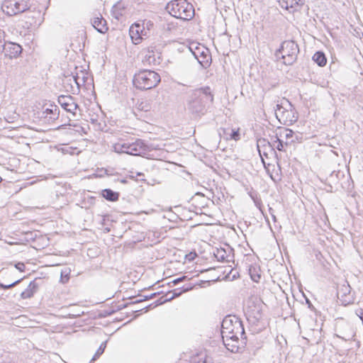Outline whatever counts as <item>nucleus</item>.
<instances>
[{"instance_id":"f257e3e1","label":"nucleus","mask_w":363,"mask_h":363,"mask_svg":"<svg viewBox=\"0 0 363 363\" xmlns=\"http://www.w3.org/2000/svg\"><path fill=\"white\" fill-rule=\"evenodd\" d=\"M213 94L209 86L190 90L186 94L185 108L194 119L205 116L213 102Z\"/></svg>"},{"instance_id":"f03ea898","label":"nucleus","mask_w":363,"mask_h":363,"mask_svg":"<svg viewBox=\"0 0 363 363\" xmlns=\"http://www.w3.org/2000/svg\"><path fill=\"white\" fill-rule=\"evenodd\" d=\"M165 10L173 17L183 21H189L194 16V8L187 0H172L165 6Z\"/></svg>"},{"instance_id":"7ed1b4c3","label":"nucleus","mask_w":363,"mask_h":363,"mask_svg":"<svg viewBox=\"0 0 363 363\" xmlns=\"http://www.w3.org/2000/svg\"><path fill=\"white\" fill-rule=\"evenodd\" d=\"M160 81L161 77L157 72L150 69H140L134 74L133 84L137 89L143 91L156 87Z\"/></svg>"},{"instance_id":"20e7f679","label":"nucleus","mask_w":363,"mask_h":363,"mask_svg":"<svg viewBox=\"0 0 363 363\" xmlns=\"http://www.w3.org/2000/svg\"><path fill=\"white\" fill-rule=\"evenodd\" d=\"M299 48L294 40H284L282 42L274 53L277 60H283V63L286 65H294L298 57Z\"/></svg>"},{"instance_id":"39448f33","label":"nucleus","mask_w":363,"mask_h":363,"mask_svg":"<svg viewBox=\"0 0 363 363\" xmlns=\"http://www.w3.org/2000/svg\"><path fill=\"white\" fill-rule=\"evenodd\" d=\"M240 335L243 340L246 339L242 321L236 315H226L221 323V336Z\"/></svg>"},{"instance_id":"423d86ee","label":"nucleus","mask_w":363,"mask_h":363,"mask_svg":"<svg viewBox=\"0 0 363 363\" xmlns=\"http://www.w3.org/2000/svg\"><path fill=\"white\" fill-rule=\"evenodd\" d=\"M113 149L117 153H125L135 156L145 155L150 150L149 146L141 139H136L134 142L116 143Z\"/></svg>"},{"instance_id":"0eeeda50","label":"nucleus","mask_w":363,"mask_h":363,"mask_svg":"<svg viewBox=\"0 0 363 363\" xmlns=\"http://www.w3.org/2000/svg\"><path fill=\"white\" fill-rule=\"evenodd\" d=\"M275 116L279 123L285 125H291L298 119L297 112L288 100L277 104Z\"/></svg>"},{"instance_id":"6e6552de","label":"nucleus","mask_w":363,"mask_h":363,"mask_svg":"<svg viewBox=\"0 0 363 363\" xmlns=\"http://www.w3.org/2000/svg\"><path fill=\"white\" fill-rule=\"evenodd\" d=\"M30 5L26 0H3L2 11L9 16H13L28 11Z\"/></svg>"},{"instance_id":"1a4fd4ad","label":"nucleus","mask_w":363,"mask_h":363,"mask_svg":"<svg viewBox=\"0 0 363 363\" xmlns=\"http://www.w3.org/2000/svg\"><path fill=\"white\" fill-rule=\"evenodd\" d=\"M189 50L203 68L207 69L211 66L212 58L208 48L201 44L191 43Z\"/></svg>"},{"instance_id":"9d476101","label":"nucleus","mask_w":363,"mask_h":363,"mask_svg":"<svg viewBox=\"0 0 363 363\" xmlns=\"http://www.w3.org/2000/svg\"><path fill=\"white\" fill-rule=\"evenodd\" d=\"M129 35L133 43L138 45L143 39L149 38L151 33L145 28L144 26L141 25L140 22L138 21L130 26Z\"/></svg>"},{"instance_id":"9b49d317","label":"nucleus","mask_w":363,"mask_h":363,"mask_svg":"<svg viewBox=\"0 0 363 363\" xmlns=\"http://www.w3.org/2000/svg\"><path fill=\"white\" fill-rule=\"evenodd\" d=\"M240 335H228V337H222V340L226 349L233 353L240 352L244 346L242 345L243 342L240 340Z\"/></svg>"},{"instance_id":"f8f14e48","label":"nucleus","mask_w":363,"mask_h":363,"mask_svg":"<svg viewBox=\"0 0 363 363\" xmlns=\"http://www.w3.org/2000/svg\"><path fill=\"white\" fill-rule=\"evenodd\" d=\"M57 101L63 109L72 113L73 116H75V111L79 108L75 98L71 95H60L58 96Z\"/></svg>"},{"instance_id":"ddd939ff","label":"nucleus","mask_w":363,"mask_h":363,"mask_svg":"<svg viewBox=\"0 0 363 363\" xmlns=\"http://www.w3.org/2000/svg\"><path fill=\"white\" fill-rule=\"evenodd\" d=\"M257 150L259 152V154L262 158V162L264 164V160L262 158V156H264L266 157H268L269 152L272 154H274L277 157H278V155L274 151V147L272 145V140L270 141L267 140L265 138H259L257 141Z\"/></svg>"},{"instance_id":"4468645a","label":"nucleus","mask_w":363,"mask_h":363,"mask_svg":"<svg viewBox=\"0 0 363 363\" xmlns=\"http://www.w3.org/2000/svg\"><path fill=\"white\" fill-rule=\"evenodd\" d=\"M273 136L281 139L286 146L291 145L297 140V136L295 135L294 131L285 128H278Z\"/></svg>"},{"instance_id":"2eb2a0df","label":"nucleus","mask_w":363,"mask_h":363,"mask_svg":"<svg viewBox=\"0 0 363 363\" xmlns=\"http://www.w3.org/2000/svg\"><path fill=\"white\" fill-rule=\"evenodd\" d=\"M337 296L344 306H347L354 302L353 296L351 294V287L347 281L337 289Z\"/></svg>"},{"instance_id":"dca6fc26","label":"nucleus","mask_w":363,"mask_h":363,"mask_svg":"<svg viewBox=\"0 0 363 363\" xmlns=\"http://www.w3.org/2000/svg\"><path fill=\"white\" fill-rule=\"evenodd\" d=\"M2 48H4L3 53L5 57H9V59L18 57L23 50L21 45L16 43L6 41H5Z\"/></svg>"},{"instance_id":"f3484780","label":"nucleus","mask_w":363,"mask_h":363,"mask_svg":"<svg viewBox=\"0 0 363 363\" xmlns=\"http://www.w3.org/2000/svg\"><path fill=\"white\" fill-rule=\"evenodd\" d=\"M234 250L228 246L227 248H216L213 252L216 259L221 262H230L234 259Z\"/></svg>"},{"instance_id":"a211bd4d","label":"nucleus","mask_w":363,"mask_h":363,"mask_svg":"<svg viewBox=\"0 0 363 363\" xmlns=\"http://www.w3.org/2000/svg\"><path fill=\"white\" fill-rule=\"evenodd\" d=\"M43 282V279L40 277H37L34 280L30 282L28 287L21 292V298L22 299H27L32 298L34 294L38 291L40 285Z\"/></svg>"},{"instance_id":"6ab92c4d","label":"nucleus","mask_w":363,"mask_h":363,"mask_svg":"<svg viewBox=\"0 0 363 363\" xmlns=\"http://www.w3.org/2000/svg\"><path fill=\"white\" fill-rule=\"evenodd\" d=\"M345 177V174L340 171H333L326 179L327 184L329 187L327 191H333V185L337 186L339 184L340 179Z\"/></svg>"},{"instance_id":"aec40b11","label":"nucleus","mask_w":363,"mask_h":363,"mask_svg":"<svg viewBox=\"0 0 363 363\" xmlns=\"http://www.w3.org/2000/svg\"><path fill=\"white\" fill-rule=\"evenodd\" d=\"M100 16L94 17L91 20V24L93 27L100 33L105 34L108 30V27L107 26L106 21L102 17L101 14Z\"/></svg>"},{"instance_id":"412c9836","label":"nucleus","mask_w":363,"mask_h":363,"mask_svg":"<svg viewBox=\"0 0 363 363\" xmlns=\"http://www.w3.org/2000/svg\"><path fill=\"white\" fill-rule=\"evenodd\" d=\"M60 109L56 105H50L42 113V118H48V121H54L58 118Z\"/></svg>"},{"instance_id":"4be33fe9","label":"nucleus","mask_w":363,"mask_h":363,"mask_svg":"<svg viewBox=\"0 0 363 363\" xmlns=\"http://www.w3.org/2000/svg\"><path fill=\"white\" fill-rule=\"evenodd\" d=\"M100 195L108 201L115 202L118 201L120 193L115 191L111 189H103Z\"/></svg>"},{"instance_id":"5701e85b","label":"nucleus","mask_w":363,"mask_h":363,"mask_svg":"<svg viewBox=\"0 0 363 363\" xmlns=\"http://www.w3.org/2000/svg\"><path fill=\"white\" fill-rule=\"evenodd\" d=\"M279 6L289 10V9H294L297 6H301L303 4L302 0H278Z\"/></svg>"},{"instance_id":"b1692460","label":"nucleus","mask_w":363,"mask_h":363,"mask_svg":"<svg viewBox=\"0 0 363 363\" xmlns=\"http://www.w3.org/2000/svg\"><path fill=\"white\" fill-rule=\"evenodd\" d=\"M345 329L347 331L341 332L340 334H335V335L345 341H349L352 340L355 335V332L354 331L352 328L349 325H345Z\"/></svg>"},{"instance_id":"393cba45","label":"nucleus","mask_w":363,"mask_h":363,"mask_svg":"<svg viewBox=\"0 0 363 363\" xmlns=\"http://www.w3.org/2000/svg\"><path fill=\"white\" fill-rule=\"evenodd\" d=\"M312 59L319 67H324L327 63V57L323 51L315 52Z\"/></svg>"},{"instance_id":"a878e982","label":"nucleus","mask_w":363,"mask_h":363,"mask_svg":"<svg viewBox=\"0 0 363 363\" xmlns=\"http://www.w3.org/2000/svg\"><path fill=\"white\" fill-rule=\"evenodd\" d=\"M270 139L272 140V145L274 147V150L277 149L280 152H286V145L283 140L279 138H274L273 135L270 136Z\"/></svg>"},{"instance_id":"bb28decb","label":"nucleus","mask_w":363,"mask_h":363,"mask_svg":"<svg viewBox=\"0 0 363 363\" xmlns=\"http://www.w3.org/2000/svg\"><path fill=\"white\" fill-rule=\"evenodd\" d=\"M152 108V104L151 100H142L141 101H138L137 103V108L140 111L147 112L150 111Z\"/></svg>"},{"instance_id":"cd10ccee","label":"nucleus","mask_w":363,"mask_h":363,"mask_svg":"<svg viewBox=\"0 0 363 363\" xmlns=\"http://www.w3.org/2000/svg\"><path fill=\"white\" fill-rule=\"evenodd\" d=\"M248 272L251 279L253 281L258 283L261 279V274L258 272V268L257 267L250 265Z\"/></svg>"},{"instance_id":"c85d7f7f","label":"nucleus","mask_w":363,"mask_h":363,"mask_svg":"<svg viewBox=\"0 0 363 363\" xmlns=\"http://www.w3.org/2000/svg\"><path fill=\"white\" fill-rule=\"evenodd\" d=\"M107 340L106 341H104L99 346V347L98 348V350H96V353L94 354V355L92 357L91 361H90V363H92L94 362V361H96L97 359L99 358V357L104 352L106 348V345H107Z\"/></svg>"},{"instance_id":"c756f323","label":"nucleus","mask_w":363,"mask_h":363,"mask_svg":"<svg viewBox=\"0 0 363 363\" xmlns=\"http://www.w3.org/2000/svg\"><path fill=\"white\" fill-rule=\"evenodd\" d=\"M124 9L123 6H121V4L120 2H118L116 4H115L113 7V16L119 20L121 17L123 16V10Z\"/></svg>"},{"instance_id":"7c9ffc66","label":"nucleus","mask_w":363,"mask_h":363,"mask_svg":"<svg viewBox=\"0 0 363 363\" xmlns=\"http://www.w3.org/2000/svg\"><path fill=\"white\" fill-rule=\"evenodd\" d=\"M191 363H211V358L208 357L206 354H198L193 357Z\"/></svg>"},{"instance_id":"2f4dec72","label":"nucleus","mask_w":363,"mask_h":363,"mask_svg":"<svg viewBox=\"0 0 363 363\" xmlns=\"http://www.w3.org/2000/svg\"><path fill=\"white\" fill-rule=\"evenodd\" d=\"M191 289H192V286L186 287V288L182 287V290H180L179 289H177L173 291H172V295L170 296L171 301L175 298L179 297V296H181L182 294L186 292V291L191 290Z\"/></svg>"},{"instance_id":"473e14b6","label":"nucleus","mask_w":363,"mask_h":363,"mask_svg":"<svg viewBox=\"0 0 363 363\" xmlns=\"http://www.w3.org/2000/svg\"><path fill=\"white\" fill-rule=\"evenodd\" d=\"M26 277H23L21 279H18L9 284H2L0 282V289H4V290L10 289L17 286L18 284H19Z\"/></svg>"},{"instance_id":"72a5a7b5","label":"nucleus","mask_w":363,"mask_h":363,"mask_svg":"<svg viewBox=\"0 0 363 363\" xmlns=\"http://www.w3.org/2000/svg\"><path fill=\"white\" fill-rule=\"evenodd\" d=\"M142 26H144L145 28L149 31L150 33L154 30L155 24L154 23L147 19H144L143 21H139Z\"/></svg>"},{"instance_id":"f704fd0d","label":"nucleus","mask_w":363,"mask_h":363,"mask_svg":"<svg viewBox=\"0 0 363 363\" xmlns=\"http://www.w3.org/2000/svg\"><path fill=\"white\" fill-rule=\"evenodd\" d=\"M240 138V129L230 128V140H238Z\"/></svg>"},{"instance_id":"c9c22d12","label":"nucleus","mask_w":363,"mask_h":363,"mask_svg":"<svg viewBox=\"0 0 363 363\" xmlns=\"http://www.w3.org/2000/svg\"><path fill=\"white\" fill-rule=\"evenodd\" d=\"M219 135L224 140H230V128H220L218 130Z\"/></svg>"},{"instance_id":"e433bc0d","label":"nucleus","mask_w":363,"mask_h":363,"mask_svg":"<svg viewBox=\"0 0 363 363\" xmlns=\"http://www.w3.org/2000/svg\"><path fill=\"white\" fill-rule=\"evenodd\" d=\"M170 298H164V294L160 296L157 300H156L155 302H153L154 307H157L158 306L162 305L168 301H170Z\"/></svg>"},{"instance_id":"4c0bfd02","label":"nucleus","mask_w":363,"mask_h":363,"mask_svg":"<svg viewBox=\"0 0 363 363\" xmlns=\"http://www.w3.org/2000/svg\"><path fill=\"white\" fill-rule=\"evenodd\" d=\"M5 32L0 29V54L3 53L4 48H2V47L5 43Z\"/></svg>"},{"instance_id":"58836bf2","label":"nucleus","mask_w":363,"mask_h":363,"mask_svg":"<svg viewBox=\"0 0 363 363\" xmlns=\"http://www.w3.org/2000/svg\"><path fill=\"white\" fill-rule=\"evenodd\" d=\"M69 279V273L62 271L60 275V282L62 284L67 283Z\"/></svg>"},{"instance_id":"ea45409f","label":"nucleus","mask_w":363,"mask_h":363,"mask_svg":"<svg viewBox=\"0 0 363 363\" xmlns=\"http://www.w3.org/2000/svg\"><path fill=\"white\" fill-rule=\"evenodd\" d=\"M15 268L21 272H23L26 270V265L23 262H19L14 264Z\"/></svg>"},{"instance_id":"a19ab883","label":"nucleus","mask_w":363,"mask_h":363,"mask_svg":"<svg viewBox=\"0 0 363 363\" xmlns=\"http://www.w3.org/2000/svg\"><path fill=\"white\" fill-rule=\"evenodd\" d=\"M160 294H161V292H156V293H153V294H150V296H144L143 298V300L146 301V300H150V299L154 298L157 295H159Z\"/></svg>"},{"instance_id":"79ce46f5","label":"nucleus","mask_w":363,"mask_h":363,"mask_svg":"<svg viewBox=\"0 0 363 363\" xmlns=\"http://www.w3.org/2000/svg\"><path fill=\"white\" fill-rule=\"evenodd\" d=\"M186 277L185 276H182V277H179V278H177V279H174V280L172 281V283L174 284V285H177V284H178L179 283H180V282H182V281H184V280L186 279Z\"/></svg>"},{"instance_id":"37998d69","label":"nucleus","mask_w":363,"mask_h":363,"mask_svg":"<svg viewBox=\"0 0 363 363\" xmlns=\"http://www.w3.org/2000/svg\"><path fill=\"white\" fill-rule=\"evenodd\" d=\"M269 213L271 214L272 216V220H274V222H277V217L274 214V210L272 208L269 207Z\"/></svg>"},{"instance_id":"c03bdc74","label":"nucleus","mask_w":363,"mask_h":363,"mask_svg":"<svg viewBox=\"0 0 363 363\" xmlns=\"http://www.w3.org/2000/svg\"><path fill=\"white\" fill-rule=\"evenodd\" d=\"M130 304V303L120 304L118 306V310H121L123 308H125Z\"/></svg>"},{"instance_id":"a18cd8bd","label":"nucleus","mask_w":363,"mask_h":363,"mask_svg":"<svg viewBox=\"0 0 363 363\" xmlns=\"http://www.w3.org/2000/svg\"><path fill=\"white\" fill-rule=\"evenodd\" d=\"M357 315L359 317V318L362 320L363 323V309H360L357 312Z\"/></svg>"},{"instance_id":"49530a36","label":"nucleus","mask_w":363,"mask_h":363,"mask_svg":"<svg viewBox=\"0 0 363 363\" xmlns=\"http://www.w3.org/2000/svg\"><path fill=\"white\" fill-rule=\"evenodd\" d=\"M137 177H138L137 180H139V181L144 180V179H143L144 174L143 173L138 172L137 174Z\"/></svg>"},{"instance_id":"de8ad7c7","label":"nucleus","mask_w":363,"mask_h":363,"mask_svg":"<svg viewBox=\"0 0 363 363\" xmlns=\"http://www.w3.org/2000/svg\"><path fill=\"white\" fill-rule=\"evenodd\" d=\"M154 304L153 303L150 304L149 306L145 307L143 309H145V311L147 312L149 310L152 309V308H154Z\"/></svg>"},{"instance_id":"09e8293b","label":"nucleus","mask_w":363,"mask_h":363,"mask_svg":"<svg viewBox=\"0 0 363 363\" xmlns=\"http://www.w3.org/2000/svg\"><path fill=\"white\" fill-rule=\"evenodd\" d=\"M144 300H143V298H140V299H137L135 301H133L132 302H130V304H135V303H140L142 301H143Z\"/></svg>"},{"instance_id":"8fccbe9b","label":"nucleus","mask_w":363,"mask_h":363,"mask_svg":"<svg viewBox=\"0 0 363 363\" xmlns=\"http://www.w3.org/2000/svg\"><path fill=\"white\" fill-rule=\"evenodd\" d=\"M195 256L196 253L194 252V256L191 255V253H189L186 257L189 260H192Z\"/></svg>"},{"instance_id":"3c124183","label":"nucleus","mask_w":363,"mask_h":363,"mask_svg":"<svg viewBox=\"0 0 363 363\" xmlns=\"http://www.w3.org/2000/svg\"><path fill=\"white\" fill-rule=\"evenodd\" d=\"M95 199H96V198H95V197H93V196L89 197V202L91 204H93V203H94Z\"/></svg>"},{"instance_id":"603ef678","label":"nucleus","mask_w":363,"mask_h":363,"mask_svg":"<svg viewBox=\"0 0 363 363\" xmlns=\"http://www.w3.org/2000/svg\"><path fill=\"white\" fill-rule=\"evenodd\" d=\"M172 295V291H168L165 294H164V298H170Z\"/></svg>"},{"instance_id":"864d4df0","label":"nucleus","mask_w":363,"mask_h":363,"mask_svg":"<svg viewBox=\"0 0 363 363\" xmlns=\"http://www.w3.org/2000/svg\"><path fill=\"white\" fill-rule=\"evenodd\" d=\"M72 77H73V79H74V80L75 83H76V84H77V86H79V83H78V82H77V78H78V77H77V76H73Z\"/></svg>"},{"instance_id":"5fc2aeb1","label":"nucleus","mask_w":363,"mask_h":363,"mask_svg":"<svg viewBox=\"0 0 363 363\" xmlns=\"http://www.w3.org/2000/svg\"><path fill=\"white\" fill-rule=\"evenodd\" d=\"M239 277V274L237 272L236 274H233V279H235Z\"/></svg>"},{"instance_id":"6e6d98bb","label":"nucleus","mask_w":363,"mask_h":363,"mask_svg":"<svg viewBox=\"0 0 363 363\" xmlns=\"http://www.w3.org/2000/svg\"><path fill=\"white\" fill-rule=\"evenodd\" d=\"M121 182V183H123V184H126V183H127V180H126V179H122Z\"/></svg>"},{"instance_id":"4d7b16f0","label":"nucleus","mask_w":363,"mask_h":363,"mask_svg":"<svg viewBox=\"0 0 363 363\" xmlns=\"http://www.w3.org/2000/svg\"><path fill=\"white\" fill-rule=\"evenodd\" d=\"M321 341L320 337L316 341V344H318Z\"/></svg>"},{"instance_id":"13d9d810","label":"nucleus","mask_w":363,"mask_h":363,"mask_svg":"<svg viewBox=\"0 0 363 363\" xmlns=\"http://www.w3.org/2000/svg\"><path fill=\"white\" fill-rule=\"evenodd\" d=\"M250 197H251L253 200H255L254 195H252V194H250Z\"/></svg>"},{"instance_id":"bf43d9fd","label":"nucleus","mask_w":363,"mask_h":363,"mask_svg":"<svg viewBox=\"0 0 363 363\" xmlns=\"http://www.w3.org/2000/svg\"><path fill=\"white\" fill-rule=\"evenodd\" d=\"M105 231L109 232L110 231V228H105Z\"/></svg>"},{"instance_id":"052dcab7","label":"nucleus","mask_w":363,"mask_h":363,"mask_svg":"<svg viewBox=\"0 0 363 363\" xmlns=\"http://www.w3.org/2000/svg\"><path fill=\"white\" fill-rule=\"evenodd\" d=\"M151 58H152V56H150H150L148 57V60H149V62H150V59H151Z\"/></svg>"},{"instance_id":"680f3d73","label":"nucleus","mask_w":363,"mask_h":363,"mask_svg":"<svg viewBox=\"0 0 363 363\" xmlns=\"http://www.w3.org/2000/svg\"><path fill=\"white\" fill-rule=\"evenodd\" d=\"M306 301H307V303H309L310 305L311 304L308 299H306Z\"/></svg>"},{"instance_id":"e2e57ef3","label":"nucleus","mask_w":363,"mask_h":363,"mask_svg":"<svg viewBox=\"0 0 363 363\" xmlns=\"http://www.w3.org/2000/svg\"><path fill=\"white\" fill-rule=\"evenodd\" d=\"M306 301H307V303H309L310 305L311 304L308 299H306Z\"/></svg>"},{"instance_id":"0e129e2a","label":"nucleus","mask_w":363,"mask_h":363,"mask_svg":"<svg viewBox=\"0 0 363 363\" xmlns=\"http://www.w3.org/2000/svg\"><path fill=\"white\" fill-rule=\"evenodd\" d=\"M257 315L260 317V312L259 310L257 311Z\"/></svg>"},{"instance_id":"69168bd1","label":"nucleus","mask_w":363,"mask_h":363,"mask_svg":"<svg viewBox=\"0 0 363 363\" xmlns=\"http://www.w3.org/2000/svg\"><path fill=\"white\" fill-rule=\"evenodd\" d=\"M1 363H11V362H9V361H4V362H1Z\"/></svg>"},{"instance_id":"338daca9","label":"nucleus","mask_w":363,"mask_h":363,"mask_svg":"<svg viewBox=\"0 0 363 363\" xmlns=\"http://www.w3.org/2000/svg\"><path fill=\"white\" fill-rule=\"evenodd\" d=\"M2 181V178L0 177V182Z\"/></svg>"}]
</instances>
